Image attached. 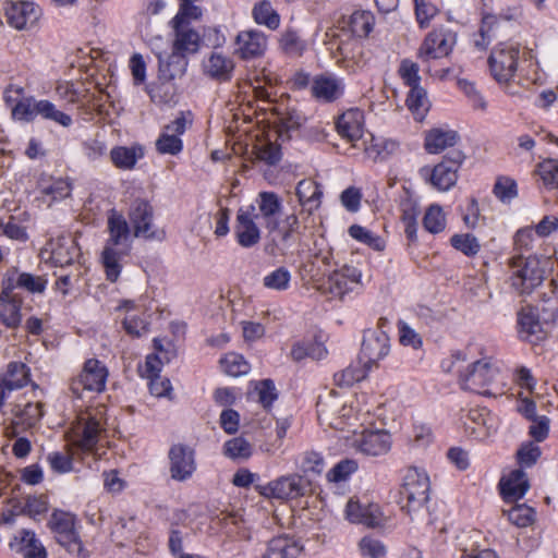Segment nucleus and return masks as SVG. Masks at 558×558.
Returning <instances> with one entry per match:
<instances>
[{"label": "nucleus", "mask_w": 558, "mask_h": 558, "mask_svg": "<svg viewBox=\"0 0 558 558\" xmlns=\"http://www.w3.org/2000/svg\"><path fill=\"white\" fill-rule=\"evenodd\" d=\"M109 238L101 252V264L109 281L116 282L122 271V260L131 252V231L125 218L112 210L108 216Z\"/></svg>", "instance_id": "f257e3e1"}, {"label": "nucleus", "mask_w": 558, "mask_h": 558, "mask_svg": "<svg viewBox=\"0 0 558 558\" xmlns=\"http://www.w3.org/2000/svg\"><path fill=\"white\" fill-rule=\"evenodd\" d=\"M460 386L478 395L496 397L505 392L499 363L493 357H483L471 363L459 376Z\"/></svg>", "instance_id": "f03ea898"}, {"label": "nucleus", "mask_w": 558, "mask_h": 558, "mask_svg": "<svg viewBox=\"0 0 558 558\" xmlns=\"http://www.w3.org/2000/svg\"><path fill=\"white\" fill-rule=\"evenodd\" d=\"M104 414V409L97 408L78 415L70 434V440L76 449L97 454L98 444L106 433Z\"/></svg>", "instance_id": "7ed1b4c3"}, {"label": "nucleus", "mask_w": 558, "mask_h": 558, "mask_svg": "<svg viewBox=\"0 0 558 558\" xmlns=\"http://www.w3.org/2000/svg\"><path fill=\"white\" fill-rule=\"evenodd\" d=\"M544 262L536 256H513L510 259L511 286L521 294L531 293L545 277Z\"/></svg>", "instance_id": "20e7f679"}, {"label": "nucleus", "mask_w": 558, "mask_h": 558, "mask_svg": "<svg viewBox=\"0 0 558 558\" xmlns=\"http://www.w3.org/2000/svg\"><path fill=\"white\" fill-rule=\"evenodd\" d=\"M429 478L417 469H409L404 475L400 490L402 509L408 513L416 511L425 506L429 498Z\"/></svg>", "instance_id": "39448f33"}, {"label": "nucleus", "mask_w": 558, "mask_h": 558, "mask_svg": "<svg viewBox=\"0 0 558 558\" xmlns=\"http://www.w3.org/2000/svg\"><path fill=\"white\" fill-rule=\"evenodd\" d=\"M50 525L56 534L57 542L70 554L80 558L88 557L76 531L74 514L61 510L54 511L51 515Z\"/></svg>", "instance_id": "423d86ee"}, {"label": "nucleus", "mask_w": 558, "mask_h": 558, "mask_svg": "<svg viewBox=\"0 0 558 558\" xmlns=\"http://www.w3.org/2000/svg\"><path fill=\"white\" fill-rule=\"evenodd\" d=\"M520 47L518 44L500 43L490 52L488 64L494 78L502 84L510 82L518 70Z\"/></svg>", "instance_id": "0eeeda50"}, {"label": "nucleus", "mask_w": 558, "mask_h": 558, "mask_svg": "<svg viewBox=\"0 0 558 558\" xmlns=\"http://www.w3.org/2000/svg\"><path fill=\"white\" fill-rule=\"evenodd\" d=\"M464 159L465 155L462 150L451 149L430 171L425 170V177H428L430 184L436 190L449 191L458 181V171Z\"/></svg>", "instance_id": "6e6552de"}, {"label": "nucleus", "mask_w": 558, "mask_h": 558, "mask_svg": "<svg viewBox=\"0 0 558 558\" xmlns=\"http://www.w3.org/2000/svg\"><path fill=\"white\" fill-rule=\"evenodd\" d=\"M108 377L107 367L96 359H89L84 363L82 372L70 383V390L76 397L84 391L100 392L106 387Z\"/></svg>", "instance_id": "1a4fd4ad"}, {"label": "nucleus", "mask_w": 558, "mask_h": 558, "mask_svg": "<svg viewBox=\"0 0 558 558\" xmlns=\"http://www.w3.org/2000/svg\"><path fill=\"white\" fill-rule=\"evenodd\" d=\"M257 219L258 215L255 205H248L238 209L234 235L241 247L251 248L259 243L262 231L256 222Z\"/></svg>", "instance_id": "9d476101"}, {"label": "nucleus", "mask_w": 558, "mask_h": 558, "mask_svg": "<svg viewBox=\"0 0 558 558\" xmlns=\"http://www.w3.org/2000/svg\"><path fill=\"white\" fill-rule=\"evenodd\" d=\"M456 44V34L450 31L438 28L428 33L423 40L417 57L427 62L449 56Z\"/></svg>", "instance_id": "9b49d317"}, {"label": "nucleus", "mask_w": 558, "mask_h": 558, "mask_svg": "<svg viewBox=\"0 0 558 558\" xmlns=\"http://www.w3.org/2000/svg\"><path fill=\"white\" fill-rule=\"evenodd\" d=\"M256 490L266 498L294 499L304 495L305 486L298 474L281 476L265 485H256Z\"/></svg>", "instance_id": "f8f14e48"}, {"label": "nucleus", "mask_w": 558, "mask_h": 558, "mask_svg": "<svg viewBox=\"0 0 558 558\" xmlns=\"http://www.w3.org/2000/svg\"><path fill=\"white\" fill-rule=\"evenodd\" d=\"M391 436L383 429L363 430L354 435L351 446L364 456L378 457L391 449Z\"/></svg>", "instance_id": "ddd939ff"}, {"label": "nucleus", "mask_w": 558, "mask_h": 558, "mask_svg": "<svg viewBox=\"0 0 558 558\" xmlns=\"http://www.w3.org/2000/svg\"><path fill=\"white\" fill-rule=\"evenodd\" d=\"M361 271L353 266H343L340 270L333 271L322 288L331 299H342L349 291H352L361 281Z\"/></svg>", "instance_id": "4468645a"}, {"label": "nucleus", "mask_w": 558, "mask_h": 558, "mask_svg": "<svg viewBox=\"0 0 558 558\" xmlns=\"http://www.w3.org/2000/svg\"><path fill=\"white\" fill-rule=\"evenodd\" d=\"M130 221L136 238L160 239V233L154 229V210L145 199H135L129 213Z\"/></svg>", "instance_id": "2eb2a0df"}, {"label": "nucleus", "mask_w": 558, "mask_h": 558, "mask_svg": "<svg viewBox=\"0 0 558 558\" xmlns=\"http://www.w3.org/2000/svg\"><path fill=\"white\" fill-rule=\"evenodd\" d=\"M268 47L267 36L257 29L240 32L235 37V54L243 60H254L263 57Z\"/></svg>", "instance_id": "dca6fc26"}, {"label": "nucleus", "mask_w": 558, "mask_h": 558, "mask_svg": "<svg viewBox=\"0 0 558 558\" xmlns=\"http://www.w3.org/2000/svg\"><path fill=\"white\" fill-rule=\"evenodd\" d=\"M170 473L175 481H185L196 469L195 452L185 445H173L169 450Z\"/></svg>", "instance_id": "f3484780"}, {"label": "nucleus", "mask_w": 558, "mask_h": 558, "mask_svg": "<svg viewBox=\"0 0 558 558\" xmlns=\"http://www.w3.org/2000/svg\"><path fill=\"white\" fill-rule=\"evenodd\" d=\"M187 121L183 114L175 118L171 123L167 124L158 140L156 141V149L162 155H178L183 148L181 135L186 131Z\"/></svg>", "instance_id": "a211bd4d"}, {"label": "nucleus", "mask_w": 558, "mask_h": 558, "mask_svg": "<svg viewBox=\"0 0 558 558\" xmlns=\"http://www.w3.org/2000/svg\"><path fill=\"white\" fill-rule=\"evenodd\" d=\"M255 207L258 218L265 225L269 233L278 230V217L282 210V201L275 192H260L255 198Z\"/></svg>", "instance_id": "6ab92c4d"}, {"label": "nucleus", "mask_w": 558, "mask_h": 558, "mask_svg": "<svg viewBox=\"0 0 558 558\" xmlns=\"http://www.w3.org/2000/svg\"><path fill=\"white\" fill-rule=\"evenodd\" d=\"M39 14V8L29 1H12L5 7L8 23L20 31L34 26Z\"/></svg>", "instance_id": "aec40b11"}, {"label": "nucleus", "mask_w": 558, "mask_h": 558, "mask_svg": "<svg viewBox=\"0 0 558 558\" xmlns=\"http://www.w3.org/2000/svg\"><path fill=\"white\" fill-rule=\"evenodd\" d=\"M21 298L13 293V286L8 283L0 293V322L8 328H16L22 319Z\"/></svg>", "instance_id": "412c9836"}, {"label": "nucleus", "mask_w": 558, "mask_h": 558, "mask_svg": "<svg viewBox=\"0 0 558 558\" xmlns=\"http://www.w3.org/2000/svg\"><path fill=\"white\" fill-rule=\"evenodd\" d=\"M389 337L384 331H369L364 336L361 354L366 364H375L389 353Z\"/></svg>", "instance_id": "4be33fe9"}, {"label": "nucleus", "mask_w": 558, "mask_h": 558, "mask_svg": "<svg viewBox=\"0 0 558 558\" xmlns=\"http://www.w3.org/2000/svg\"><path fill=\"white\" fill-rule=\"evenodd\" d=\"M46 251L50 253V260L60 267L72 264L78 255V247L71 235H61L51 240Z\"/></svg>", "instance_id": "5701e85b"}, {"label": "nucleus", "mask_w": 558, "mask_h": 558, "mask_svg": "<svg viewBox=\"0 0 558 558\" xmlns=\"http://www.w3.org/2000/svg\"><path fill=\"white\" fill-rule=\"evenodd\" d=\"M337 132L350 142L359 141L363 135L364 113L354 108L343 112L336 123Z\"/></svg>", "instance_id": "b1692460"}, {"label": "nucleus", "mask_w": 558, "mask_h": 558, "mask_svg": "<svg viewBox=\"0 0 558 558\" xmlns=\"http://www.w3.org/2000/svg\"><path fill=\"white\" fill-rule=\"evenodd\" d=\"M518 327L520 338L532 343L545 336L543 323L532 307H523L518 313Z\"/></svg>", "instance_id": "393cba45"}, {"label": "nucleus", "mask_w": 558, "mask_h": 558, "mask_svg": "<svg viewBox=\"0 0 558 558\" xmlns=\"http://www.w3.org/2000/svg\"><path fill=\"white\" fill-rule=\"evenodd\" d=\"M344 92L342 80L332 75L316 76L312 84L313 96L322 101L331 102L339 99Z\"/></svg>", "instance_id": "a878e982"}, {"label": "nucleus", "mask_w": 558, "mask_h": 558, "mask_svg": "<svg viewBox=\"0 0 558 558\" xmlns=\"http://www.w3.org/2000/svg\"><path fill=\"white\" fill-rule=\"evenodd\" d=\"M9 546L24 558H47L45 547L36 538L35 533L28 530H22L11 539Z\"/></svg>", "instance_id": "bb28decb"}, {"label": "nucleus", "mask_w": 558, "mask_h": 558, "mask_svg": "<svg viewBox=\"0 0 558 558\" xmlns=\"http://www.w3.org/2000/svg\"><path fill=\"white\" fill-rule=\"evenodd\" d=\"M159 61V80L171 82L178 77H181L187 66V59L181 52L173 51L163 58L160 51L155 52Z\"/></svg>", "instance_id": "cd10ccee"}, {"label": "nucleus", "mask_w": 558, "mask_h": 558, "mask_svg": "<svg viewBox=\"0 0 558 558\" xmlns=\"http://www.w3.org/2000/svg\"><path fill=\"white\" fill-rule=\"evenodd\" d=\"M459 141L460 135L457 131L448 128H434L426 132L424 146L429 154H439L453 147Z\"/></svg>", "instance_id": "c85d7f7f"}, {"label": "nucleus", "mask_w": 558, "mask_h": 558, "mask_svg": "<svg viewBox=\"0 0 558 558\" xmlns=\"http://www.w3.org/2000/svg\"><path fill=\"white\" fill-rule=\"evenodd\" d=\"M303 551L299 541L289 536L270 539L262 558H298Z\"/></svg>", "instance_id": "c756f323"}, {"label": "nucleus", "mask_w": 558, "mask_h": 558, "mask_svg": "<svg viewBox=\"0 0 558 558\" xmlns=\"http://www.w3.org/2000/svg\"><path fill=\"white\" fill-rule=\"evenodd\" d=\"M39 193L44 203L51 206L53 202L64 199L71 195L72 183L62 178L41 179L38 184Z\"/></svg>", "instance_id": "7c9ffc66"}, {"label": "nucleus", "mask_w": 558, "mask_h": 558, "mask_svg": "<svg viewBox=\"0 0 558 558\" xmlns=\"http://www.w3.org/2000/svg\"><path fill=\"white\" fill-rule=\"evenodd\" d=\"M174 31V40L172 50L181 52L186 57L187 53H195L199 48L201 37L196 31L186 24H171Z\"/></svg>", "instance_id": "2f4dec72"}, {"label": "nucleus", "mask_w": 558, "mask_h": 558, "mask_svg": "<svg viewBox=\"0 0 558 558\" xmlns=\"http://www.w3.org/2000/svg\"><path fill=\"white\" fill-rule=\"evenodd\" d=\"M11 413L16 418V424L22 425V429H29L41 418L43 403L20 401L12 405Z\"/></svg>", "instance_id": "473e14b6"}, {"label": "nucleus", "mask_w": 558, "mask_h": 558, "mask_svg": "<svg viewBox=\"0 0 558 558\" xmlns=\"http://www.w3.org/2000/svg\"><path fill=\"white\" fill-rule=\"evenodd\" d=\"M345 515L352 523H361L369 527L379 525L380 517L376 506H363L359 500L350 499L345 507Z\"/></svg>", "instance_id": "72a5a7b5"}, {"label": "nucleus", "mask_w": 558, "mask_h": 558, "mask_svg": "<svg viewBox=\"0 0 558 558\" xmlns=\"http://www.w3.org/2000/svg\"><path fill=\"white\" fill-rule=\"evenodd\" d=\"M204 72L213 78L229 81L234 70V62L222 52H211L204 61Z\"/></svg>", "instance_id": "f704fd0d"}, {"label": "nucleus", "mask_w": 558, "mask_h": 558, "mask_svg": "<svg viewBox=\"0 0 558 558\" xmlns=\"http://www.w3.org/2000/svg\"><path fill=\"white\" fill-rule=\"evenodd\" d=\"M529 489L526 475L521 470H515L507 478L500 481V490L507 502L515 501L524 496Z\"/></svg>", "instance_id": "c9c22d12"}, {"label": "nucleus", "mask_w": 558, "mask_h": 558, "mask_svg": "<svg viewBox=\"0 0 558 558\" xmlns=\"http://www.w3.org/2000/svg\"><path fill=\"white\" fill-rule=\"evenodd\" d=\"M375 24V17L371 11L357 10L342 20V28L351 32L359 38H365L369 35Z\"/></svg>", "instance_id": "e433bc0d"}, {"label": "nucleus", "mask_w": 558, "mask_h": 558, "mask_svg": "<svg viewBox=\"0 0 558 558\" xmlns=\"http://www.w3.org/2000/svg\"><path fill=\"white\" fill-rule=\"evenodd\" d=\"M295 194L300 205L307 207L308 211H312L319 207L323 191L314 180L304 179L298 183Z\"/></svg>", "instance_id": "4c0bfd02"}, {"label": "nucleus", "mask_w": 558, "mask_h": 558, "mask_svg": "<svg viewBox=\"0 0 558 558\" xmlns=\"http://www.w3.org/2000/svg\"><path fill=\"white\" fill-rule=\"evenodd\" d=\"M400 211L405 235L413 242L416 240L418 206L410 196H405L400 201Z\"/></svg>", "instance_id": "58836bf2"}, {"label": "nucleus", "mask_w": 558, "mask_h": 558, "mask_svg": "<svg viewBox=\"0 0 558 558\" xmlns=\"http://www.w3.org/2000/svg\"><path fill=\"white\" fill-rule=\"evenodd\" d=\"M252 15L258 25H264L267 28L275 31L280 26V15L274 9L270 1L263 0L253 7Z\"/></svg>", "instance_id": "ea45409f"}, {"label": "nucleus", "mask_w": 558, "mask_h": 558, "mask_svg": "<svg viewBox=\"0 0 558 558\" xmlns=\"http://www.w3.org/2000/svg\"><path fill=\"white\" fill-rule=\"evenodd\" d=\"M111 160L117 168L132 169L138 159L144 156V150L140 146L116 147L110 153Z\"/></svg>", "instance_id": "a19ab883"}, {"label": "nucleus", "mask_w": 558, "mask_h": 558, "mask_svg": "<svg viewBox=\"0 0 558 558\" xmlns=\"http://www.w3.org/2000/svg\"><path fill=\"white\" fill-rule=\"evenodd\" d=\"M280 50L289 57H301L307 48L306 41L296 31L288 28L279 37Z\"/></svg>", "instance_id": "79ce46f5"}, {"label": "nucleus", "mask_w": 558, "mask_h": 558, "mask_svg": "<svg viewBox=\"0 0 558 558\" xmlns=\"http://www.w3.org/2000/svg\"><path fill=\"white\" fill-rule=\"evenodd\" d=\"M1 380L9 388V391L20 389L29 381V368L23 363L11 362Z\"/></svg>", "instance_id": "37998d69"}, {"label": "nucleus", "mask_w": 558, "mask_h": 558, "mask_svg": "<svg viewBox=\"0 0 558 558\" xmlns=\"http://www.w3.org/2000/svg\"><path fill=\"white\" fill-rule=\"evenodd\" d=\"M407 105L414 114L415 120L422 121L430 107L426 90L421 86L411 88L407 98Z\"/></svg>", "instance_id": "c03bdc74"}, {"label": "nucleus", "mask_w": 558, "mask_h": 558, "mask_svg": "<svg viewBox=\"0 0 558 558\" xmlns=\"http://www.w3.org/2000/svg\"><path fill=\"white\" fill-rule=\"evenodd\" d=\"M250 398L256 400L268 409L278 398L276 386L271 379H263L254 384V389L248 393Z\"/></svg>", "instance_id": "a18cd8bd"}, {"label": "nucleus", "mask_w": 558, "mask_h": 558, "mask_svg": "<svg viewBox=\"0 0 558 558\" xmlns=\"http://www.w3.org/2000/svg\"><path fill=\"white\" fill-rule=\"evenodd\" d=\"M508 520L518 527H526L535 520V511L525 504H517L508 510H504Z\"/></svg>", "instance_id": "49530a36"}, {"label": "nucleus", "mask_w": 558, "mask_h": 558, "mask_svg": "<svg viewBox=\"0 0 558 558\" xmlns=\"http://www.w3.org/2000/svg\"><path fill=\"white\" fill-rule=\"evenodd\" d=\"M348 233L354 240L363 244H366L367 246L372 247L375 251H383L386 246L383 238L360 225H352L349 228Z\"/></svg>", "instance_id": "de8ad7c7"}, {"label": "nucleus", "mask_w": 558, "mask_h": 558, "mask_svg": "<svg viewBox=\"0 0 558 558\" xmlns=\"http://www.w3.org/2000/svg\"><path fill=\"white\" fill-rule=\"evenodd\" d=\"M252 453L251 444L243 437H234L223 445V454L232 460H246Z\"/></svg>", "instance_id": "09e8293b"}, {"label": "nucleus", "mask_w": 558, "mask_h": 558, "mask_svg": "<svg viewBox=\"0 0 558 558\" xmlns=\"http://www.w3.org/2000/svg\"><path fill=\"white\" fill-rule=\"evenodd\" d=\"M535 172L547 189H558V159L543 160L537 163Z\"/></svg>", "instance_id": "8fccbe9b"}, {"label": "nucleus", "mask_w": 558, "mask_h": 558, "mask_svg": "<svg viewBox=\"0 0 558 558\" xmlns=\"http://www.w3.org/2000/svg\"><path fill=\"white\" fill-rule=\"evenodd\" d=\"M41 100H36L33 97L24 98L20 100L12 109V116L16 120L21 121H33L39 116V107Z\"/></svg>", "instance_id": "3c124183"}, {"label": "nucleus", "mask_w": 558, "mask_h": 558, "mask_svg": "<svg viewBox=\"0 0 558 558\" xmlns=\"http://www.w3.org/2000/svg\"><path fill=\"white\" fill-rule=\"evenodd\" d=\"M450 244L453 248L469 257L475 256L481 250V244L477 238L471 233H460L452 235L450 239Z\"/></svg>", "instance_id": "603ef678"}, {"label": "nucleus", "mask_w": 558, "mask_h": 558, "mask_svg": "<svg viewBox=\"0 0 558 558\" xmlns=\"http://www.w3.org/2000/svg\"><path fill=\"white\" fill-rule=\"evenodd\" d=\"M222 371L233 377L244 375L248 372L250 365L244 357L236 353H228L220 360Z\"/></svg>", "instance_id": "864d4df0"}, {"label": "nucleus", "mask_w": 558, "mask_h": 558, "mask_svg": "<svg viewBox=\"0 0 558 558\" xmlns=\"http://www.w3.org/2000/svg\"><path fill=\"white\" fill-rule=\"evenodd\" d=\"M423 226L430 233H439L446 228V217L439 205H430L424 215Z\"/></svg>", "instance_id": "5fc2aeb1"}, {"label": "nucleus", "mask_w": 558, "mask_h": 558, "mask_svg": "<svg viewBox=\"0 0 558 558\" xmlns=\"http://www.w3.org/2000/svg\"><path fill=\"white\" fill-rule=\"evenodd\" d=\"M39 116L43 119L50 120L63 128H69L72 124L71 116L57 109V107L49 100H41Z\"/></svg>", "instance_id": "6e6d98bb"}, {"label": "nucleus", "mask_w": 558, "mask_h": 558, "mask_svg": "<svg viewBox=\"0 0 558 558\" xmlns=\"http://www.w3.org/2000/svg\"><path fill=\"white\" fill-rule=\"evenodd\" d=\"M495 196L502 203H509L518 195L517 182L509 177H500L494 185Z\"/></svg>", "instance_id": "4d7b16f0"}, {"label": "nucleus", "mask_w": 558, "mask_h": 558, "mask_svg": "<svg viewBox=\"0 0 558 558\" xmlns=\"http://www.w3.org/2000/svg\"><path fill=\"white\" fill-rule=\"evenodd\" d=\"M8 283L15 287L23 288L29 292H43L45 290L46 281L38 276H33L27 272L17 274L15 279V284L13 283L12 278H8Z\"/></svg>", "instance_id": "13d9d810"}, {"label": "nucleus", "mask_w": 558, "mask_h": 558, "mask_svg": "<svg viewBox=\"0 0 558 558\" xmlns=\"http://www.w3.org/2000/svg\"><path fill=\"white\" fill-rule=\"evenodd\" d=\"M291 280L290 271L284 267H279L264 277L263 283L271 290H287Z\"/></svg>", "instance_id": "bf43d9fd"}, {"label": "nucleus", "mask_w": 558, "mask_h": 558, "mask_svg": "<svg viewBox=\"0 0 558 558\" xmlns=\"http://www.w3.org/2000/svg\"><path fill=\"white\" fill-rule=\"evenodd\" d=\"M365 377V371L360 366L350 365L333 376L335 383L340 387H350Z\"/></svg>", "instance_id": "052dcab7"}, {"label": "nucleus", "mask_w": 558, "mask_h": 558, "mask_svg": "<svg viewBox=\"0 0 558 558\" xmlns=\"http://www.w3.org/2000/svg\"><path fill=\"white\" fill-rule=\"evenodd\" d=\"M194 0H181L180 9L175 16L171 20V24H186L189 26L191 20H197L202 15V11L192 2Z\"/></svg>", "instance_id": "680f3d73"}, {"label": "nucleus", "mask_w": 558, "mask_h": 558, "mask_svg": "<svg viewBox=\"0 0 558 558\" xmlns=\"http://www.w3.org/2000/svg\"><path fill=\"white\" fill-rule=\"evenodd\" d=\"M414 5L416 20L420 27H427L432 19H434L438 13L437 7L428 0H414Z\"/></svg>", "instance_id": "e2e57ef3"}, {"label": "nucleus", "mask_w": 558, "mask_h": 558, "mask_svg": "<svg viewBox=\"0 0 558 558\" xmlns=\"http://www.w3.org/2000/svg\"><path fill=\"white\" fill-rule=\"evenodd\" d=\"M399 148V143L393 140H381L376 142L375 144L366 147L365 150L368 156L376 159H385L388 156L395 154Z\"/></svg>", "instance_id": "0e129e2a"}, {"label": "nucleus", "mask_w": 558, "mask_h": 558, "mask_svg": "<svg viewBox=\"0 0 558 558\" xmlns=\"http://www.w3.org/2000/svg\"><path fill=\"white\" fill-rule=\"evenodd\" d=\"M418 64L409 60L404 59L401 61L398 73L404 84L413 88L414 86H420L421 76L418 75Z\"/></svg>", "instance_id": "69168bd1"}, {"label": "nucleus", "mask_w": 558, "mask_h": 558, "mask_svg": "<svg viewBox=\"0 0 558 558\" xmlns=\"http://www.w3.org/2000/svg\"><path fill=\"white\" fill-rule=\"evenodd\" d=\"M150 98L157 104H169L175 96V86L171 82L162 81L149 90Z\"/></svg>", "instance_id": "338daca9"}, {"label": "nucleus", "mask_w": 558, "mask_h": 558, "mask_svg": "<svg viewBox=\"0 0 558 558\" xmlns=\"http://www.w3.org/2000/svg\"><path fill=\"white\" fill-rule=\"evenodd\" d=\"M357 470V463L351 459H344L338 462L327 474V478L331 482H341L347 480Z\"/></svg>", "instance_id": "774afa93"}]
</instances>
